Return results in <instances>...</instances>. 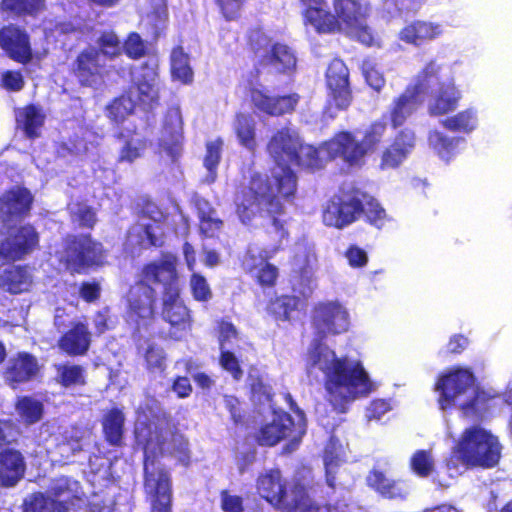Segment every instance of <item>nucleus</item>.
<instances>
[{"label":"nucleus","instance_id":"26","mask_svg":"<svg viewBox=\"0 0 512 512\" xmlns=\"http://www.w3.org/2000/svg\"><path fill=\"white\" fill-rule=\"evenodd\" d=\"M415 133L409 129L400 130L380 155L379 168L390 170L399 168L415 148Z\"/></svg>","mask_w":512,"mask_h":512},{"label":"nucleus","instance_id":"25","mask_svg":"<svg viewBox=\"0 0 512 512\" xmlns=\"http://www.w3.org/2000/svg\"><path fill=\"white\" fill-rule=\"evenodd\" d=\"M40 371L37 358L26 351L16 353L3 370V378L12 389L35 379Z\"/></svg>","mask_w":512,"mask_h":512},{"label":"nucleus","instance_id":"58","mask_svg":"<svg viewBox=\"0 0 512 512\" xmlns=\"http://www.w3.org/2000/svg\"><path fill=\"white\" fill-rule=\"evenodd\" d=\"M122 52L132 60H139L147 54L146 41L139 33L130 32L122 43Z\"/></svg>","mask_w":512,"mask_h":512},{"label":"nucleus","instance_id":"40","mask_svg":"<svg viewBox=\"0 0 512 512\" xmlns=\"http://www.w3.org/2000/svg\"><path fill=\"white\" fill-rule=\"evenodd\" d=\"M15 410L25 425H33L40 422L45 413L42 401L32 396H19L14 404Z\"/></svg>","mask_w":512,"mask_h":512},{"label":"nucleus","instance_id":"52","mask_svg":"<svg viewBox=\"0 0 512 512\" xmlns=\"http://www.w3.org/2000/svg\"><path fill=\"white\" fill-rule=\"evenodd\" d=\"M493 396L476 386L473 389V396L460 405V409L466 416H480L490 408V401Z\"/></svg>","mask_w":512,"mask_h":512},{"label":"nucleus","instance_id":"22","mask_svg":"<svg viewBox=\"0 0 512 512\" xmlns=\"http://www.w3.org/2000/svg\"><path fill=\"white\" fill-rule=\"evenodd\" d=\"M105 72L106 65L102 62L100 52L94 47L81 50L72 64L73 75L84 87H92L100 82Z\"/></svg>","mask_w":512,"mask_h":512},{"label":"nucleus","instance_id":"36","mask_svg":"<svg viewBox=\"0 0 512 512\" xmlns=\"http://www.w3.org/2000/svg\"><path fill=\"white\" fill-rule=\"evenodd\" d=\"M77 488V481H73L69 477L61 476L51 482L47 492L55 505L58 503L63 504L65 512H68L75 500L79 499Z\"/></svg>","mask_w":512,"mask_h":512},{"label":"nucleus","instance_id":"8","mask_svg":"<svg viewBox=\"0 0 512 512\" xmlns=\"http://www.w3.org/2000/svg\"><path fill=\"white\" fill-rule=\"evenodd\" d=\"M155 460L145 455L143 463V487L150 498L151 512H172V478L165 467H154Z\"/></svg>","mask_w":512,"mask_h":512},{"label":"nucleus","instance_id":"30","mask_svg":"<svg viewBox=\"0 0 512 512\" xmlns=\"http://www.w3.org/2000/svg\"><path fill=\"white\" fill-rule=\"evenodd\" d=\"M366 484L381 497L389 500H406L410 493L404 480L389 478L378 469L369 471Z\"/></svg>","mask_w":512,"mask_h":512},{"label":"nucleus","instance_id":"10","mask_svg":"<svg viewBox=\"0 0 512 512\" xmlns=\"http://www.w3.org/2000/svg\"><path fill=\"white\" fill-rule=\"evenodd\" d=\"M333 8L339 23V32L344 26L347 33L362 44H373L374 36L366 23L368 8L362 0H333Z\"/></svg>","mask_w":512,"mask_h":512},{"label":"nucleus","instance_id":"13","mask_svg":"<svg viewBox=\"0 0 512 512\" xmlns=\"http://www.w3.org/2000/svg\"><path fill=\"white\" fill-rule=\"evenodd\" d=\"M34 203L32 192L25 186L17 185L0 195V234L10 228L14 221L30 215Z\"/></svg>","mask_w":512,"mask_h":512},{"label":"nucleus","instance_id":"62","mask_svg":"<svg viewBox=\"0 0 512 512\" xmlns=\"http://www.w3.org/2000/svg\"><path fill=\"white\" fill-rule=\"evenodd\" d=\"M361 69L366 83L373 90L379 92L385 85V78L383 73L377 68L376 63L371 59H364Z\"/></svg>","mask_w":512,"mask_h":512},{"label":"nucleus","instance_id":"27","mask_svg":"<svg viewBox=\"0 0 512 512\" xmlns=\"http://www.w3.org/2000/svg\"><path fill=\"white\" fill-rule=\"evenodd\" d=\"M300 144L299 139L286 127L277 130L271 136L267 143V152L279 166L275 171L285 167L291 169L289 165L295 160Z\"/></svg>","mask_w":512,"mask_h":512},{"label":"nucleus","instance_id":"21","mask_svg":"<svg viewBox=\"0 0 512 512\" xmlns=\"http://www.w3.org/2000/svg\"><path fill=\"white\" fill-rule=\"evenodd\" d=\"M249 98L257 111L272 117L293 113L300 100L297 93L273 96L257 87L250 88Z\"/></svg>","mask_w":512,"mask_h":512},{"label":"nucleus","instance_id":"15","mask_svg":"<svg viewBox=\"0 0 512 512\" xmlns=\"http://www.w3.org/2000/svg\"><path fill=\"white\" fill-rule=\"evenodd\" d=\"M322 149L330 160L339 158L348 167H361L368 154L361 141L351 131L337 132L323 143Z\"/></svg>","mask_w":512,"mask_h":512},{"label":"nucleus","instance_id":"50","mask_svg":"<svg viewBox=\"0 0 512 512\" xmlns=\"http://www.w3.org/2000/svg\"><path fill=\"white\" fill-rule=\"evenodd\" d=\"M409 468L419 478H427L435 471V460L431 450H416L409 459Z\"/></svg>","mask_w":512,"mask_h":512},{"label":"nucleus","instance_id":"45","mask_svg":"<svg viewBox=\"0 0 512 512\" xmlns=\"http://www.w3.org/2000/svg\"><path fill=\"white\" fill-rule=\"evenodd\" d=\"M1 9L16 17H35L45 9V0H1Z\"/></svg>","mask_w":512,"mask_h":512},{"label":"nucleus","instance_id":"55","mask_svg":"<svg viewBox=\"0 0 512 512\" xmlns=\"http://www.w3.org/2000/svg\"><path fill=\"white\" fill-rule=\"evenodd\" d=\"M70 219L81 229L93 230L98 222L94 207L78 202L76 209L70 212Z\"/></svg>","mask_w":512,"mask_h":512},{"label":"nucleus","instance_id":"12","mask_svg":"<svg viewBox=\"0 0 512 512\" xmlns=\"http://www.w3.org/2000/svg\"><path fill=\"white\" fill-rule=\"evenodd\" d=\"M40 247V233L31 223H24L10 230L0 242V257L6 261H19Z\"/></svg>","mask_w":512,"mask_h":512},{"label":"nucleus","instance_id":"24","mask_svg":"<svg viewBox=\"0 0 512 512\" xmlns=\"http://www.w3.org/2000/svg\"><path fill=\"white\" fill-rule=\"evenodd\" d=\"M162 319L170 325V334L174 340H180L181 332H186L192 327L190 309L181 299V291L162 297Z\"/></svg>","mask_w":512,"mask_h":512},{"label":"nucleus","instance_id":"3","mask_svg":"<svg viewBox=\"0 0 512 512\" xmlns=\"http://www.w3.org/2000/svg\"><path fill=\"white\" fill-rule=\"evenodd\" d=\"M501 448L496 436L473 425L461 433L445 464L449 470L457 469L459 465L466 469L493 468L499 463Z\"/></svg>","mask_w":512,"mask_h":512},{"label":"nucleus","instance_id":"23","mask_svg":"<svg viewBox=\"0 0 512 512\" xmlns=\"http://www.w3.org/2000/svg\"><path fill=\"white\" fill-rule=\"evenodd\" d=\"M304 26L312 27L318 34L339 33L337 17L331 12L326 0H299Z\"/></svg>","mask_w":512,"mask_h":512},{"label":"nucleus","instance_id":"18","mask_svg":"<svg viewBox=\"0 0 512 512\" xmlns=\"http://www.w3.org/2000/svg\"><path fill=\"white\" fill-rule=\"evenodd\" d=\"M184 132L180 108L169 107L164 115L159 148L172 162H176L183 152Z\"/></svg>","mask_w":512,"mask_h":512},{"label":"nucleus","instance_id":"49","mask_svg":"<svg viewBox=\"0 0 512 512\" xmlns=\"http://www.w3.org/2000/svg\"><path fill=\"white\" fill-rule=\"evenodd\" d=\"M23 512H65L63 504L55 505L53 500L42 492L28 495L23 502Z\"/></svg>","mask_w":512,"mask_h":512},{"label":"nucleus","instance_id":"32","mask_svg":"<svg viewBox=\"0 0 512 512\" xmlns=\"http://www.w3.org/2000/svg\"><path fill=\"white\" fill-rule=\"evenodd\" d=\"M125 413L123 409L112 407L101 418L102 434L106 443L113 447L124 445Z\"/></svg>","mask_w":512,"mask_h":512},{"label":"nucleus","instance_id":"48","mask_svg":"<svg viewBox=\"0 0 512 512\" xmlns=\"http://www.w3.org/2000/svg\"><path fill=\"white\" fill-rule=\"evenodd\" d=\"M476 116L472 109H466L441 121V125L451 132L470 133L476 127Z\"/></svg>","mask_w":512,"mask_h":512},{"label":"nucleus","instance_id":"34","mask_svg":"<svg viewBox=\"0 0 512 512\" xmlns=\"http://www.w3.org/2000/svg\"><path fill=\"white\" fill-rule=\"evenodd\" d=\"M31 283V275L24 265L9 266L0 273V289L13 295L28 291Z\"/></svg>","mask_w":512,"mask_h":512},{"label":"nucleus","instance_id":"7","mask_svg":"<svg viewBox=\"0 0 512 512\" xmlns=\"http://www.w3.org/2000/svg\"><path fill=\"white\" fill-rule=\"evenodd\" d=\"M178 257L172 252H162L160 258L148 261L138 272L137 281L154 291L160 289L162 297L181 291Z\"/></svg>","mask_w":512,"mask_h":512},{"label":"nucleus","instance_id":"6","mask_svg":"<svg viewBox=\"0 0 512 512\" xmlns=\"http://www.w3.org/2000/svg\"><path fill=\"white\" fill-rule=\"evenodd\" d=\"M259 495L282 512H296L308 498L306 487L297 482L289 490L279 470L261 474L257 480Z\"/></svg>","mask_w":512,"mask_h":512},{"label":"nucleus","instance_id":"44","mask_svg":"<svg viewBox=\"0 0 512 512\" xmlns=\"http://www.w3.org/2000/svg\"><path fill=\"white\" fill-rule=\"evenodd\" d=\"M170 69L174 79L183 84L192 82L193 71L189 64V56L181 45L175 46L171 51Z\"/></svg>","mask_w":512,"mask_h":512},{"label":"nucleus","instance_id":"39","mask_svg":"<svg viewBox=\"0 0 512 512\" xmlns=\"http://www.w3.org/2000/svg\"><path fill=\"white\" fill-rule=\"evenodd\" d=\"M17 121L21 123L25 136L35 139L39 137L38 130L44 125L45 115L38 105L30 103L19 111Z\"/></svg>","mask_w":512,"mask_h":512},{"label":"nucleus","instance_id":"5","mask_svg":"<svg viewBox=\"0 0 512 512\" xmlns=\"http://www.w3.org/2000/svg\"><path fill=\"white\" fill-rule=\"evenodd\" d=\"M246 49L256 75L267 68H272L278 74H289L296 70L297 58L293 49L282 42L272 43L271 37L260 27L248 30Z\"/></svg>","mask_w":512,"mask_h":512},{"label":"nucleus","instance_id":"14","mask_svg":"<svg viewBox=\"0 0 512 512\" xmlns=\"http://www.w3.org/2000/svg\"><path fill=\"white\" fill-rule=\"evenodd\" d=\"M475 386L476 378L467 368L455 367L441 375L435 384V390L439 392L438 402L441 409L451 408L459 397Z\"/></svg>","mask_w":512,"mask_h":512},{"label":"nucleus","instance_id":"11","mask_svg":"<svg viewBox=\"0 0 512 512\" xmlns=\"http://www.w3.org/2000/svg\"><path fill=\"white\" fill-rule=\"evenodd\" d=\"M326 109L347 110L353 102L350 72L345 62L334 58L325 72Z\"/></svg>","mask_w":512,"mask_h":512},{"label":"nucleus","instance_id":"61","mask_svg":"<svg viewBox=\"0 0 512 512\" xmlns=\"http://www.w3.org/2000/svg\"><path fill=\"white\" fill-rule=\"evenodd\" d=\"M217 333V342L219 350L228 348L234 340L239 339V331L232 321L229 319L221 318L216 322L215 327Z\"/></svg>","mask_w":512,"mask_h":512},{"label":"nucleus","instance_id":"51","mask_svg":"<svg viewBox=\"0 0 512 512\" xmlns=\"http://www.w3.org/2000/svg\"><path fill=\"white\" fill-rule=\"evenodd\" d=\"M135 103L127 95L114 98L105 108L106 116L115 124H122L134 112Z\"/></svg>","mask_w":512,"mask_h":512},{"label":"nucleus","instance_id":"47","mask_svg":"<svg viewBox=\"0 0 512 512\" xmlns=\"http://www.w3.org/2000/svg\"><path fill=\"white\" fill-rule=\"evenodd\" d=\"M362 216L369 225L381 229L389 221L388 214L383 206L374 197L368 196L363 198Z\"/></svg>","mask_w":512,"mask_h":512},{"label":"nucleus","instance_id":"63","mask_svg":"<svg viewBox=\"0 0 512 512\" xmlns=\"http://www.w3.org/2000/svg\"><path fill=\"white\" fill-rule=\"evenodd\" d=\"M145 367L148 371L163 372L166 368V355L161 347L151 344L144 353Z\"/></svg>","mask_w":512,"mask_h":512},{"label":"nucleus","instance_id":"1","mask_svg":"<svg viewBox=\"0 0 512 512\" xmlns=\"http://www.w3.org/2000/svg\"><path fill=\"white\" fill-rule=\"evenodd\" d=\"M310 324L314 334L308 349L310 364L320 366L324 374L329 403L337 412L345 413L354 400L368 396L374 389L360 361L351 362L347 357H337L336 352L324 343L329 336H338L349 330V312L337 300L319 301L311 309Z\"/></svg>","mask_w":512,"mask_h":512},{"label":"nucleus","instance_id":"42","mask_svg":"<svg viewBox=\"0 0 512 512\" xmlns=\"http://www.w3.org/2000/svg\"><path fill=\"white\" fill-rule=\"evenodd\" d=\"M415 103L414 92H403L396 97L389 108L391 126L396 129L402 126L413 112Z\"/></svg>","mask_w":512,"mask_h":512},{"label":"nucleus","instance_id":"38","mask_svg":"<svg viewBox=\"0 0 512 512\" xmlns=\"http://www.w3.org/2000/svg\"><path fill=\"white\" fill-rule=\"evenodd\" d=\"M301 300L295 295H280L270 298L266 312L276 321H290L291 314L298 311Z\"/></svg>","mask_w":512,"mask_h":512},{"label":"nucleus","instance_id":"29","mask_svg":"<svg viewBox=\"0 0 512 512\" xmlns=\"http://www.w3.org/2000/svg\"><path fill=\"white\" fill-rule=\"evenodd\" d=\"M444 33L440 23L428 20H413L399 31V40L405 44L421 47L440 38Z\"/></svg>","mask_w":512,"mask_h":512},{"label":"nucleus","instance_id":"28","mask_svg":"<svg viewBox=\"0 0 512 512\" xmlns=\"http://www.w3.org/2000/svg\"><path fill=\"white\" fill-rule=\"evenodd\" d=\"M92 335L88 324L82 321L72 322L58 339V348L68 356L79 357L88 353Z\"/></svg>","mask_w":512,"mask_h":512},{"label":"nucleus","instance_id":"60","mask_svg":"<svg viewBox=\"0 0 512 512\" xmlns=\"http://www.w3.org/2000/svg\"><path fill=\"white\" fill-rule=\"evenodd\" d=\"M292 164L310 169H319L322 167V160L319 151L315 147L307 144H300L299 152Z\"/></svg>","mask_w":512,"mask_h":512},{"label":"nucleus","instance_id":"37","mask_svg":"<svg viewBox=\"0 0 512 512\" xmlns=\"http://www.w3.org/2000/svg\"><path fill=\"white\" fill-rule=\"evenodd\" d=\"M56 382L64 389L84 387L87 385L86 368L79 364L63 363L55 366Z\"/></svg>","mask_w":512,"mask_h":512},{"label":"nucleus","instance_id":"54","mask_svg":"<svg viewBox=\"0 0 512 512\" xmlns=\"http://www.w3.org/2000/svg\"><path fill=\"white\" fill-rule=\"evenodd\" d=\"M100 57L104 56L110 60H113L122 54V43L118 35L112 30H106L101 32L97 39Z\"/></svg>","mask_w":512,"mask_h":512},{"label":"nucleus","instance_id":"2","mask_svg":"<svg viewBox=\"0 0 512 512\" xmlns=\"http://www.w3.org/2000/svg\"><path fill=\"white\" fill-rule=\"evenodd\" d=\"M296 193L297 176L287 167L272 171L267 178L254 173L249 182L239 186L234 193L235 213L242 224L250 225L263 212L270 218L273 231H267V234L276 236L270 249L272 253L283 250L288 241L289 232L281 217L286 213L285 204L293 203Z\"/></svg>","mask_w":512,"mask_h":512},{"label":"nucleus","instance_id":"35","mask_svg":"<svg viewBox=\"0 0 512 512\" xmlns=\"http://www.w3.org/2000/svg\"><path fill=\"white\" fill-rule=\"evenodd\" d=\"M255 261V255L251 251H247L243 261L246 272L251 274L256 283L262 288H273L279 276L278 268L267 261L259 264Z\"/></svg>","mask_w":512,"mask_h":512},{"label":"nucleus","instance_id":"20","mask_svg":"<svg viewBox=\"0 0 512 512\" xmlns=\"http://www.w3.org/2000/svg\"><path fill=\"white\" fill-rule=\"evenodd\" d=\"M294 421L290 414L284 411H274L272 420L261 425L255 433V441L260 446L273 447L286 438L300 439L304 431L295 435Z\"/></svg>","mask_w":512,"mask_h":512},{"label":"nucleus","instance_id":"46","mask_svg":"<svg viewBox=\"0 0 512 512\" xmlns=\"http://www.w3.org/2000/svg\"><path fill=\"white\" fill-rule=\"evenodd\" d=\"M460 137H449L438 130H432L428 134V143L437 155L444 159L450 160L457 153Z\"/></svg>","mask_w":512,"mask_h":512},{"label":"nucleus","instance_id":"53","mask_svg":"<svg viewBox=\"0 0 512 512\" xmlns=\"http://www.w3.org/2000/svg\"><path fill=\"white\" fill-rule=\"evenodd\" d=\"M223 144L224 143L221 138H217L206 143V153L203 159V165L208 171V178L210 182H214L217 178V169L221 161Z\"/></svg>","mask_w":512,"mask_h":512},{"label":"nucleus","instance_id":"19","mask_svg":"<svg viewBox=\"0 0 512 512\" xmlns=\"http://www.w3.org/2000/svg\"><path fill=\"white\" fill-rule=\"evenodd\" d=\"M0 48L13 61L26 65L33 59L29 34L16 24L0 28Z\"/></svg>","mask_w":512,"mask_h":512},{"label":"nucleus","instance_id":"57","mask_svg":"<svg viewBox=\"0 0 512 512\" xmlns=\"http://www.w3.org/2000/svg\"><path fill=\"white\" fill-rule=\"evenodd\" d=\"M218 363L223 371L228 373L233 380L240 381L243 378L244 370L241 360L228 348L219 350Z\"/></svg>","mask_w":512,"mask_h":512},{"label":"nucleus","instance_id":"16","mask_svg":"<svg viewBox=\"0 0 512 512\" xmlns=\"http://www.w3.org/2000/svg\"><path fill=\"white\" fill-rule=\"evenodd\" d=\"M157 300V291L136 280L126 295L127 318L137 326L147 325L156 315Z\"/></svg>","mask_w":512,"mask_h":512},{"label":"nucleus","instance_id":"59","mask_svg":"<svg viewBox=\"0 0 512 512\" xmlns=\"http://www.w3.org/2000/svg\"><path fill=\"white\" fill-rule=\"evenodd\" d=\"M147 148V141L144 138L126 140L119 151L118 162L132 163L140 158Z\"/></svg>","mask_w":512,"mask_h":512},{"label":"nucleus","instance_id":"9","mask_svg":"<svg viewBox=\"0 0 512 512\" xmlns=\"http://www.w3.org/2000/svg\"><path fill=\"white\" fill-rule=\"evenodd\" d=\"M363 198L366 193L358 189L343 191L333 196L323 210L322 219L326 226L343 229L362 217Z\"/></svg>","mask_w":512,"mask_h":512},{"label":"nucleus","instance_id":"64","mask_svg":"<svg viewBox=\"0 0 512 512\" xmlns=\"http://www.w3.org/2000/svg\"><path fill=\"white\" fill-rule=\"evenodd\" d=\"M440 71L441 66L435 60L429 61L417 75L416 92H422L430 87L431 82L439 78Z\"/></svg>","mask_w":512,"mask_h":512},{"label":"nucleus","instance_id":"43","mask_svg":"<svg viewBox=\"0 0 512 512\" xmlns=\"http://www.w3.org/2000/svg\"><path fill=\"white\" fill-rule=\"evenodd\" d=\"M234 132L241 146L252 152L256 149L255 122L251 115L237 113L234 121Z\"/></svg>","mask_w":512,"mask_h":512},{"label":"nucleus","instance_id":"41","mask_svg":"<svg viewBox=\"0 0 512 512\" xmlns=\"http://www.w3.org/2000/svg\"><path fill=\"white\" fill-rule=\"evenodd\" d=\"M200 234L206 238H213L218 235L223 227L222 219L216 216V211L208 201L197 202Z\"/></svg>","mask_w":512,"mask_h":512},{"label":"nucleus","instance_id":"56","mask_svg":"<svg viewBox=\"0 0 512 512\" xmlns=\"http://www.w3.org/2000/svg\"><path fill=\"white\" fill-rule=\"evenodd\" d=\"M386 129L387 124L383 120H375L366 128L360 141L367 153L376 150L384 138Z\"/></svg>","mask_w":512,"mask_h":512},{"label":"nucleus","instance_id":"33","mask_svg":"<svg viewBox=\"0 0 512 512\" xmlns=\"http://www.w3.org/2000/svg\"><path fill=\"white\" fill-rule=\"evenodd\" d=\"M461 98V92L453 81L442 83L428 106L429 114L442 116L453 112L458 107Z\"/></svg>","mask_w":512,"mask_h":512},{"label":"nucleus","instance_id":"4","mask_svg":"<svg viewBox=\"0 0 512 512\" xmlns=\"http://www.w3.org/2000/svg\"><path fill=\"white\" fill-rule=\"evenodd\" d=\"M57 263L70 275H83L106 263L107 249L91 233H68L55 252Z\"/></svg>","mask_w":512,"mask_h":512},{"label":"nucleus","instance_id":"31","mask_svg":"<svg viewBox=\"0 0 512 512\" xmlns=\"http://www.w3.org/2000/svg\"><path fill=\"white\" fill-rule=\"evenodd\" d=\"M25 470V458L20 450L6 447L0 451V482L3 486H14L23 478Z\"/></svg>","mask_w":512,"mask_h":512},{"label":"nucleus","instance_id":"17","mask_svg":"<svg viewBox=\"0 0 512 512\" xmlns=\"http://www.w3.org/2000/svg\"><path fill=\"white\" fill-rule=\"evenodd\" d=\"M142 214L152 221L141 225L140 230L136 233L129 230L128 237L135 235L140 248H161L166 238L167 214L150 202L143 206Z\"/></svg>","mask_w":512,"mask_h":512}]
</instances>
